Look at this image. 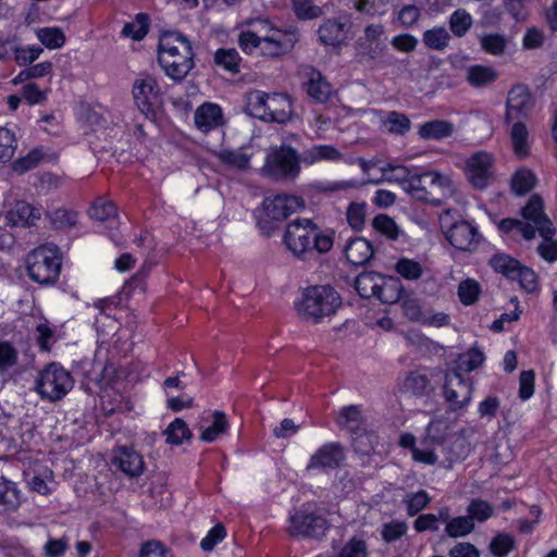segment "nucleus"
Listing matches in <instances>:
<instances>
[{
    "instance_id": "35",
    "label": "nucleus",
    "mask_w": 557,
    "mask_h": 557,
    "mask_svg": "<svg viewBox=\"0 0 557 557\" xmlns=\"http://www.w3.org/2000/svg\"><path fill=\"white\" fill-rule=\"evenodd\" d=\"M351 435V444L354 450L360 455H370L377 444V435L369 431L367 426L354 432Z\"/></svg>"
},
{
    "instance_id": "57",
    "label": "nucleus",
    "mask_w": 557,
    "mask_h": 557,
    "mask_svg": "<svg viewBox=\"0 0 557 557\" xmlns=\"http://www.w3.org/2000/svg\"><path fill=\"white\" fill-rule=\"evenodd\" d=\"M383 175L387 181L397 182L404 184V189L409 186L410 181L414 175H411V172L408 168L404 165H392L387 164L382 169Z\"/></svg>"
},
{
    "instance_id": "54",
    "label": "nucleus",
    "mask_w": 557,
    "mask_h": 557,
    "mask_svg": "<svg viewBox=\"0 0 557 557\" xmlns=\"http://www.w3.org/2000/svg\"><path fill=\"white\" fill-rule=\"evenodd\" d=\"M484 354L479 348L473 347L463 352L458 358L457 369L460 371L471 372L478 369L484 362Z\"/></svg>"
},
{
    "instance_id": "4",
    "label": "nucleus",
    "mask_w": 557,
    "mask_h": 557,
    "mask_svg": "<svg viewBox=\"0 0 557 557\" xmlns=\"http://www.w3.org/2000/svg\"><path fill=\"white\" fill-rule=\"evenodd\" d=\"M284 242L287 248L296 256H302L312 250L324 253L333 246L331 236L321 233L308 219H296L289 223Z\"/></svg>"
},
{
    "instance_id": "12",
    "label": "nucleus",
    "mask_w": 557,
    "mask_h": 557,
    "mask_svg": "<svg viewBox=\"0 0 557 557\" xmlns=\"http://www.w3.org/2000/svg\"><path fill=\"white\" fill-rule=\"evenodd\" d=\"M491 267L498 273H502L509 280L518 281L519 286L527 293L537 290V275L528 268L523 267L518 260L506 253H496L490 259Z\"/></svg>"
},
{
    "instance_id": "20",
    "label": "nucleus",
    "mask_w": 557,
    "mask_h": 557,
    "mask_svg": "<svg viewBox=\"0 0 557 557\" xmlns=\"http://www.w3.org/2000/svg\"><path fill=\"white\" fill-rule=\"evenodd\" d=\"M111 463L128 478H138L145 471L143 456L132 447H117L113 451Z\"/></svg>"
},
{
    "instance_id": "5",
    "label": "nucleus",
    "mask_w": 557,
    "mask_h": 557,
    "mask_svg": "<svg viewBox=\"0 0 557 557\" xmlns=\"http://www.w3.org/2000/svg\"><path fill=\"white\" fill-rule=\"evenodd\" d=\"M406 190L418 200L441 205L455 194L456 185L450 176L433 171L414 175Z\"/></svg>"
},
{
    "instance_id": "10",
    "label": "nucleus",
    "mask_w": 557,
    "mask_h": 557,
    "mask_svg": "<svg viewBox=\"0 0 557 557\" xmlns=\"http://www.w3.org/2000/svg\"><path fill=\"white\" fill-rule=\"evenodd\" d=\"M73 385L70 372L53 362L39 373L35 389L41 399L58 401L73 388Z\"/></svg>"
},
{
    "instance_id": "29",
    "label": "nucleus",
    "mask_w": 557,
    "mask_h": 557,
    "mask_svg": "<svg viewBox=\"0 0 557 557\" xmlns=\"http://www.w3.org/2000/svg\"><path fill=\"white\" fill-rule=\"evenodd\" d=\"M214 156L221 164L228 169L247 171L250 168L251 154L245 148L221 149L215 151Z\"/></svg>"
},
{
    "instance_id": "40",
    "label": "nucleus",
    "mask_w": 557,
    "mask_h": 557,
    "mask_svg": "<svg viewBox=\"0 0 557 557\" xmlns=\"http://www.w3.org/2000/svg\"><path fill=\"white\" fill-rule=\"evenodd\" d=\"M165 442L171 445H182L184 441H189L193 436L191 431L183 419L176 418L164 431Z\"/></svg>"
},
{
    "instance_id": "8",
    "label": "nucleus",
    "mask_w": 557,
    "mask_h": 557,
    "mask_svg": "<svg viewBox=\"0 0 557 557\" xmlns=\"http://www.w3.org/2000/svg\"><path fill=\"white\" fill-rule=\"evenodd\" d=\"M301 154L288 146L281 145L270 148L261 172L274 180H294L300 173Z\"/></svg>"
},
{
    "instance_id": "9",
    "label": "nucleus",
    "mask_w": 557,
    "mask_h": 557,
    "mask_svg": "<svg viewBox=\"0 0 557 557\" xmlns=\"http://www.w3.org/2000/svg\"><path fill=\"white\" fill-rule=\"evenodd\" d=\"M27 272L29 277L39 284H50L57 281L61 270L59 248L44 245L34 249L27 256Z\"/></svg>"
},
{
    "instance_id": "34",
    "label": "nucleus",
    "mask_w": 557,
    "mask_h": 557,
    "mask_svg": "<svg viewBox=\"0 0 557 557\" xmlns=\"http://www.w3.org/2000/svg\"><path fill=\"white\" fill-rule=\"evenodd\" d=\"M382 278L377 272H363L356 277L355 288L362 298L375 297Z\"/></svg>"
},
{
    "instance_id": "43",
    "label": "nucleus",
    "mask_w": 557,
    "mask_h": 557,
    "mask_svg": "<svg viewBox=\"0 0 557 557\" xmlns=\"http://www.w3.org/2000/svg\"><path fill=\"white\" fill-rule=\"evenodd\" d=\"M467 516L471 518L472 522H484L488 520L494 515L493 506L481 498L471 499L467 507Z\"/></svg>"
},
{
    "instance_id": "38",
    "label": "nucleus",
    "mask_w": 557,
    "mask_h": 557,
    "mask_svg": "<svg viewBox=\"0 0 557 557\" xmlns=\"http://www.w3.org/2000/svg\"><path fill=\"white\" fill-rule=\"evenodd\" d=\"M212 424L207 428H200V440L206 443L214 442L220 435L224 434L228 429V421L222 411H214L212 413Z\"/></svg>"
},
{
    "instance_id": "25",
    "label": "nucleus",
    "mask_w": 557,
    "mask_h": 557,
    "mask_svg": "<svg viewBox=\"0 0 557 557\" xmlns=\"http://www.w3.org/2000/svg\"><path fill=\"white\" fill-rule=\"evenodd\" d=\"M21 504V491L16 483L0 475V515L15 512Z\"/></svg>"
},
{
    "instance_id": "1",
    "label": "nucleus",
    "mask_w": 557,
    "mask_h": 557,
    "mask_svg": "<svg viewBox=\"0 0 557 557\" xmlns=\"http://www.w3.org/2000/svg\"><path fill=\"white\" fill-rule=\"evenodd\" d=\"M158 61L169 77L182 81L194 67V52L189 40L175 32L162 34L158 47Z\"/></svg>"
},
{
    "instance_id": "61",
    "label": "nucleus",
    "mask_w": 557,
    "mask_h": 557,
    "mask_svg": "<svg viewBox=\"0 0 557 557\" xmlns=\"http://www.w3.org/2000/svg\"><path fill=\"white\" fill-rule=\"evenodd\" d=\"M480 42L485 52L494 55L503 54L507 44L505 37L498 34L484 35L481 37Z\"/></svg>"
},
{
    "instance_id": "11",
    "label": "nucleus",
    "mask_w": 557,
    "mask_h": 557,
    "mask_svg": "<svg viewBox=\"0 0 557 557\" xmlns=\"http://www.w3.org/2000/svg\"><path fill=\"white\" fill-rule=\"evenodd\" d=\"M449 425L446 421L441 419H433L428 428L423 438V444L434 445L440 448L443 459L441 465L444 468H451L453 465L466 457L470 450L469 445H465L463 441H456L454 448L447 449L444 446L446 437L448 435Z\"/></svg>"
},
{
    "instance_id": "39",
    "label": "nucleus",
    "mask_w": 557,
    "mask_h": 557,
    "mask_svg": "<svg viewBox=\"0 0 557 557\" xmlns=\"http://www.w3.org/2000/svg\"><path fill=\"white\" fill-rule=\"evenodd\" d=\"M536 176L529 169L518 170L511 177V190L517 196H523L535 187Z\"/></svg>"
},
{
    "instance_id": "63",
    "label": "nucleus",
    "mask_w": 557,
    "mask_h": 557,
    "mask_svg": "<svg viewBox=\"0 0 557 557\" xmlns=\"http://www.w3.org/2000/svg\"><path fill=\"white\" fill-rule=\"evenodd\" d=\"M430 502L431 498L429 494L423 490L407 495L405 503L407 504L408 515L411 517L416 516L421 510H423L429 505Z\"/></svg>"
},
{
    "instance_id": "48",
    "label": "nucleus",
    "mask_w": 557,
    "mask_h": 557,
    "mask_svg": "<svg viewBox=\"0 0 557 557\" xmlns=\"http://www.w3.org/2000/svg\"><path fill=\"white\" fill-rule=\"evenodd\" d=\"M395 271L406 280L416 281L422 276L423 267L416 260L400 258L395 264Z\"/></svg>"
},
{
    "instance_id": "50",
    "label": "nucleus",
    "mask_w": 557,
    "mask_h": 557,
    "mask_svg": "<svg viewBox=\"0 0 557 557\" xmlns=\"http://www.w3.org/2000/svg\"><path fill=\"white\" fill-rule=\"evenodd\" d=\"M214 61L218 65L224 67L226 71L232 73L239 72L240 57L238 52L233 49H218L214 54Z\"/></svg>"
},
{
    "instance_id": "28",
    "label": "nucleus",
    "mask_w": 557,
    "mask_h": 557,
    "mask_svg": "<svg viewBox=\"0 0 557 557\" xmlns=\"http://www.w3.org/2000/svg\"><path fill=\"white\" fill-rule=\"evenodd\" d=\"M509 138L513 153L522 159L530 156L529 129L523 121L510 122Z\"/></svg>"
},
{
    "instance_id": "19",
    "label": "nucleus",
    "mask_w": 557,
    "mask_h": 557,
    "mask_svg": "<svg viewBox=\"0 0 557 557\" xmlns=\"http://www.w3.org/2000/svg\"><path fill=\"white\" fill-rule=\"evenodd\" d=\"M345 460L344 447L339 443H327L322 445L310 457L306 467L307 471L335 469L342 466Z\"/></svg>"
},
{
    "instance_id": "37",
    "label": "nucleus",
    "mask_w": 557,
    "mask_h": 557,
    "mask_svg": "<svg viewBox=\"0 0 557 557\" xmlns=\"http://www.w3.org/2000/svg\"><path fill=\"white\" fill-rule=\"evenodd\" d=\"M345 24L336 20H327L319 27V38L325 45H337L345 39Z\"/></svg>"
},
{
    "instance_id": "27",
    "label": "nucleus",
    "mask_w": 557,
    "mask_h": 557,
    "mask_svg": "<svg viewBox=\"0 0 557 557\" xmlns=\"http://www.w3.org/2000/svg\"><path fill=\"white\" fill-rule=\"evenodd\" d=\"M293 113L290 98L285 94H271L268 101L267 120L276 123L287 122Z\"/></svg>"
},
{
    "instance_id": "24",
    "label": "nucleus",
    "mask_w": 557,
    "mask_h": 557,
    "mask_svg": "<svg viewBox=\"0 0 557 557\" xmlns=\"http://www.w3.org/2000/svg\"><path fill=\"white\" fill-rule=\"evenodd\" d=\"M41 218V210L26 201H16L8 212L7 219L14 226L29 227Z\"/></svg>"
},
{
    "instance_id": "7",
    "label": "nucleus",
    "mask_w": 557,
    "mask_h": 557,
    "mask_svg": "<svg viewBox=\"0 0 557 557\" xmlns=\"http://www.w3.org/2000/svg\"><path fill=\"white\" fill-rule=\"evenodd\" d=\"M543 200L539 195H533L525 207L522 208V216L534 224L535 232L543 237L537 251L547 261L557 260V240H553L556 230L549 218L543 211Z\"/></svg>"
},
{
    "instance_id": "41",
    "label": "nucleus",
    "mask_w": 557,
    "mask_h": 557,
    "mask_svg": "<svg viewBox=\"0 0 557 557\" xmlns=\"http://www.w3.org/2000/svg\"><path fill=\"white\" fill-rule=\"evenodd\" d=\"M270 96L271 94L261 90L250 91L247 97V110L249 113L255 117L265 121Z\"/></svg>"
},
{
    "instance_id": "51",
    "label": "nucleus",
    "mask_w": 557,
    "mask_h": 557,
    "mask_svg": "<svg viewBox=\"0 0 557 557\" xmlns=\"http://www.w3.org/2000/svg\"><path fill=\"white\" fill-rule=\"evenodd\" d=\"M367 215L366 202H351L346 210V219L349 226L359 232L364 227Z\"/></svg>"
},
{
    "instance_id": "59",
    "label": "nucleus",
    "mask_w": 557,
    "mask_h": 557,
    "mask_svg": "<svg viewBox=\"0 0 557 557\" xmlns=\"http://www.w3.org/2000/svg\"><path fill=\"white\" fill-rule=\"evenodd\" d=\"M335 557H368V545L363 540L352 537L343 545Z\"/></svg>"
},
{
    "instance_id": "62",
    "label": "nucleus",
    "mask_w": 557,
    "mask_h": 557,
    "mask_svg": "<svg viewBox=\"0 0 557 557\" xmlns=\"http://www.w3.org/2000/svg\"><path fill=\"white\" fill-rule=\"evenodd\" d=\"M480 285L474 280H466L459 284L458 296L463 305H472L478 300Z\"/></svg>"
},
{
    "instance_id": "33",
    "label": "nucleus",
    "mask_w": 557,
    "mask_h": 557,
    "mask_svg": "<svg viewBox=\"0 0 557 557\" xmlns=\"http://www.w3.org/2000/svg\"><path fill=\"white\" fill-rule=\"evenodd\" d=\"M497 77L498 74L493 67L480 64L468 67L466 73L467 82L475 88L487 86L495 82Z\"/></svg>"
},
{
    "instance_id": "47",
    "label": "nucleus",
    "mask_w": 557,
    "mask_h": 557,
    "mask_svg": "<svg viewBox=\"0 0 557 557\" xmlns=\"http://www.w3.org/2000/svg\"><path fill=\"white\" fill-rule=\"evenodd\" d=\"M148 29V16L144 13H138L134 22L126 23L123 26L122 35L134 40H140L147 35Z\"/></svg>"
},
{
    "instance_id": "14",
    "label": "nucleus",
    "mask_w": 557,
    "mask_h": 557,
    "mask_svg": "<svg viewBox=\"0 0 557 557\" xmlns=\"http://www.w3.org/2000/svg\"><path fill=\"white\" fill-rule=\"evenodd\" d=\"M473 386L458 370H448L445 374L444 395L450 410L462 409L471 400Z\"/></svg>"
},
{
    "instance_id": "46",
    "label": "nucleus",
    "mask_w": 557,
    "mask_h": 557,
    "mask_svg": "<svg viewBox=\"0 0 557 557\" xmlns=\"http://www.w3.org/2000/svg\"><path fill=\"white\" fill-rule=\"evenodd\" d=\"M472 25V17L465 9L456 10L449 17V28L456 37L465 36Z\"/></svg>"
},
{
    "instance_id": "17",
    "label": "nucleus",
    "mask_w": 557,
    "mask_h": 557,
    "mask_svg": "<svg viewBox=\"0 0 557 557\" xmlns=\"http://www.w3.org/2000/svg\"><path fill=\"white\" fill-rule=\"evenodd\" d=\"M327 529L329 523L322 516L297 511L290 517L288 532L293 536L318 539L324 535Z\"/></svg>"
},
{
    "instance_id": "22",
    "label": "nucleus",
    "mask_w": 557,
    "mask_h": 557,
    "mask_svg": "<svg viewBox=\"0 0 557 557\" xmlns=\"http://www.w3.org/2000/svg\"><path fill=\"white\" fill-rule=\"evenodd\" d=\"M307 81L304 83L307 95L318 103H325L333 94V88L321 72L308 67L305 72Z\"/></svg>"
},
{
    "instance_id": "44",
    "label": "nucleus",
    "mask_w": 557,
    "mask_h": 557,
    "mask_svg": "<svg viewBox=\"0 0 557 557\" xmlns=\"http://www.w3.org/2000/svg\"><path fill=\"white\" fill-rule=\"evenodd\" d=\"M47 215L50 219L51 225L57 230L72 228L77 223V213L64 208L47 212Z\"/></svg>"
},
{
    "instance_id": "26",
    "label": "nucleus",
    "mask_w": 557,
    "mask_h": 557,
    "mask_svg": "<svg viewBox=\"0 0 557 557\" xmlns=\"http://www.w3.org/2000/svg\"><path fill=\"white\" fill-rule=\"evenodd\" d=\"M344 250L348 262L354 265L366 264L374 255L371 243L363 237L350 238L345 245Z\"/></svg>"
},
{
    "instance_id": "23",
    "label": "nucleus",
    "mask_w": 557,
    "mask_h": 557,
    "mask_svg": "<svg viewBox=\"0 0 557 557\" xmlns=\"http://www.w3.org/2000/svg\"><path fill=\"white\" fill-rule=\"evenodd\" d=\"M195 125L203 133L223 125L222 109L211 102H206L197 108L194 115Z\"/></svg>"
},
{
    "instance_id": "30",
    "label": "nucleus",
    "mask_w": 557,
    "mask_h": 557,
    "mask_svg": "<svg viewBox=\"0 0 557 557\" xmlns=\"http://www.w3.org/2000/svg\"><path fill=\"white\" fill-rule=\"evenodd\" d=\"M343 153L333 145H313L301 153V161L311 165L322 161L336 162L342 160Z\"/></svg>"
},
{
    "instance_id": "53",
    "label": "nucleus",
    "mask_w": 557,
    "mask_h": 557,
    "mask_svg": "<svg viewBox=\"0 0 557 557\" xmlns=\"http://www.w3.org/2000/svg\"><path fill=\"white\" fill-rule=\"evenodd\" d=\"M37 38L49 49L61 48L65 42V36L60 28L44 27L37 30Z\"/></svg>"
},
{
    "instance_id": "58",
    "label": "nucleus",
    "mask_w": 557,
    "mask_h": 557,
    "mask_svg": "<svg viewBox=\"0 0 557 557\" xmlns=\"http://www.w3.org/2000/svg\"><path fill=\"white\" fill-rule=\"evenodd\" d=\"M89 214L92 219L104 222L116 216V207L112 201L98 199L90 208Z\"/></svg>"
},
{
    "instance_id": "52",
    "label": "nucleus",
    "mask_w": 557,
    "mask_h": 557,
    "mask_svg": "<svg viewBox=\"0 0 557 557\" xmlns=\"http://www.w3.org/2000/svg\"><path fill=\"white\" fill-rule=\"evenodd\" d=\"M475 525L468 516H459L453 518L445 528V532L449 537H462L470 534Z\"/></svg>"
},
{
    "instance_id": "45",
    "label": "nucleus",
    "mask_w": 557,
    "mask_h": 557,
    "mask_svg": "<svg viewBox=\"0 0 557 557\" xmlns=\"http://www.w3.org/2000/svg\"><path fill=\"white\" fill-rule=\"evenodd\" d=\"M534 224L530 221L524 223L517 219L506 218L498 223V228L504 233H509L512 230H518L524 239L531 240L535 236Z\"/></svg>"
},
{
    "instance_id": "64",
    "label": "nucleus",
    "mask_w": 557,
    "mask_h": 557,
    "mask_svg": "<svg viewBox=\"0 0 557 557\" xmlns=\"http://www.w3.org/2000/svg\"><path fill=\"white\" fill-rule=\"evenodd\" d=\"M513 544L510 535L502 533L492 540L490 549L495 557H505L513 548Z\"/></svg>"
},
{
    "instance_id": "2",
    "label": "nucleus",
    "mask_w": 557,
    "mask_h": 557,
    "mask_svg": "<svg viewBox=\"0 0 557 557\" xmlns=\"http://www.w3.org/2000/svg\"><path fill=\"white\" fill-rule=\"evenodd\" d=\"M298 41L296 29H273L259 36L252 30H243L238 36V45L245 53L258 54L268 59H278L289 53Z\"/></svg>"
},
{
    "instance_id": "21",
    "label": "nucleus",
    "mask_w": 557,
    "mask_h": 557,
    "mask_svg": "<svg viewBox=\"0 0 557 557\" xmlns=\"http://www.w3.org/2000/svg\"><path fill=\"white\" fill-rule=\"evenodd\" d=\"M385 29L382 24L367 26L364 35L358 40L361 52L371 60L380 58L386 49L383 39Z\"/></svg>"
},
{
    "instance_id": "15",
    "label": "nucleus",
    "mask_w": 557,
    "mask_h": 557,
    "mask_svg": "<svg viewBox=\"0 0 557 557\" xmlns=\"http://www.w3.org/2000/svg\"><path fill=\"white\" fill-rule=\"evenodd\" d=\"M133 97L143 114L152 115L160 102V87L157 79L149 74H140L134 82Z\"/></svg>"
},
{
    "instance_id": "49",
    "label": "nucleus",
    "mask_w": 557,
    "mask_h": 557,
    "mask_svg": "<svg viewBox=\"0 0 557 557\" xmlns=\"http://www.w3.org/2000/svg\"><path fill=\"white\" fill-rule=\"evenodd\" d=\"M450 35L444 27H434L425 30L423 34V42L426 47L434 50H443L448 46Z\"/></svg>"
},
{
    "instance_id": "32",
    "label": "nucleus",
    "mask_w": 557,
    "mask_h": 557,
    "mask_svg": "<svg viewBox=\"0 0 557 557\" xmlns=\"http://www.w3.org/2000/svg\"><path fill=\"white\" fill-rule=\"evenodd\" d=\"M455 126L446 120H433L419 127V135L423 139L441 140L453 135Z\"/></svg>"
},
{
    "instance_id": "13",
    "label": "nucleus",
    "mask_w": 557,
    "mask_h": 557,
    "mask_svg": "<svg viewBox=\"0 0 557 557\" xmlns=\"http://www.w3.org/2000/svg\"><path fill=\"white\" fill-rule=\"evenodd\" d=\"M450 212L451 210H446L440 216L441 227L444 230L447 240L456 249L474 250L480 240L478 230L463 220L450 223Z\"/></svg>"
},
{
    "instance_id": "6",
    "label": "nucleus",
    "mask_w": 557,
    "mask_h": 557,
    "mask_svg": "<svg viewBox=\"0 0 557 557\" xmlns=\"http://www.w3.org/2000/svg\"><path fill=\"white\" fill-rule=\"evenodd\" d=\"M304 207L305 201L297 196L277 194L265 197L262 208L258 211V226L264 235L270 236L280 222Z\"/></svg>"
},
{
    "instance_id": "60",
    "label": "nucleus",
    "mask_w": 557,
    "mask_h": 557,
    "mask_svg": "<svg viewBox=\"0 0 557 557\" xmlns=\"http://www.w3.org/2000/svg\"><path fill=\"white\" fill-rule=\"evenodd\" d=\"M293 8L297 17L301 20L317 18L323 13L320 7L312 3V0H293Z\"/></svg>"
},
{
    "instance_id": "31",
    "label": "nucleus",
    "mask_w": 557,
    "mask_h": 557,
    "mask_svg": "<svg viewBox=\"0 0 557 557\" xmlns=\"http://www.w3.org/2000/svg\"><path fill=\"white\" fill-rule=\"evenodd\" d=\"M336 422L339 428L347 430L350 434L367 426L362 409L357 405L343 407Z\"/></svg>"
},
{
    "instance_id": "16",
    "label": "nucleus",
    "mask_w": 557,
    "mask_h": 557,
    "mask_svg": "<svg viewBox=\"0 0 557 557\" xmlns=\"http://www.w3.org/2000/svg\"><path fill=\"white\" fill-rule=\"evenodd\" d=\"M535 106V99L524 85L513 86L506 101V123L528 119Z\"/></svg>"
},
{
    "instance_id": "55",
    "label": "nucleus",
    "mask_w": 557,
    "mask_h": 557,
    "mask_svg": "<svg viewBox=\"0 0 557 557\" xmlns=\"http://www.w3.org/2000/svg\"><path fill=\"white\" fill-rule=\"evenodd\" d=\"M440 448L434 445H426L421 442V447H414L412 449V457L416 461L425 463V465H434L438 462L441 465V460L443 459V455L440 454Z\"/></svg>"
},
{
    "instance_id": "18",
    "label": "nucleus",
    "mask_w": 557,
    "mask_h": 557,
    "mask_svg": "<svg viewBox=\"0 0 557 557\" xmlns=\"http://www.w3.org/2000/svg\"><path fill=\"white\" fill-rule=\"evenodd\" d=\"M493 174V157L479 151L467 160V175L471 185L476 189H484Z\"/></svg>"
},
{
    "instance_id": "36",
    "label": "nucleus",
    "mask_w": 557,
    "mask_h": 557,
    "mask_svg": "<svg viewBox=\"0 0 557 557\" xmlns=\"http://www.w3.org/2000/svg\"><path fill=\"white\" fill-rule=\"evenodd\" d=\"M401 289V283L398 278L383 276L375 297L383 304L392 305L399 300Z\"/></svg>"
},
{
    "instance_id": "56",
    "label": "nucleus",
    "mask_w": 557,
    "mask_h": 557,
    "mask_svg": "<svg viewBox=\"0 0 557 557\" xmlns=\"http://www.w3.org/2000/svg\"><path fill=\"white\" fill-rule=\"evenodd\" d=\"M16 149V138L12 131L0 127V162L10 161Z\"/></svg>"
},
{
    "instance_id": "3",
    "label": "nucleus",
    "mask_w": 557,
    "mask_h": 557,
    "mask_svg": "<svg viewBox=\"0 0 557 557\" xmlns=\"http://www.w3.org/2000/svg\"><path fill=\"white\" fill-rule=\"evenodd\" d=\"M342 305L338 293L330 285H314L302 290L295 302L297 315L307 322L320 323L333 315Z\"/></svg>"
},
{
    "instance_id": "42",
    "label": "nucleus",
    "mask_w": 557,
    "mask_h": 557,
    "mask_svg": "<svg viewBox=\"0 0 557 557\" xmlns=\"http://www.w3.org/2000/svg\"><path fill=\"white\" fill-rule=\"evenodd\" d=\"M373 228L389 240H396L401 231L396 222L387 214H379L372 220Z\"/></svg>"
}]
</instances>
